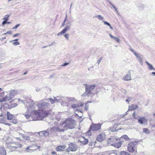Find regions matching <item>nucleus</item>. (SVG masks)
<instances>
[{"label": "nucleus", "mask_w": 155, "mask_h": 155, "mask_svg": "<svg viewBox=\"0 0 155 155\" xmlns=\"http://www.w3.org/2000/svg\"><path fill=\"white\" fill-rule=\"evenodd\" d=\"M33 102V101L31 99H29V101H24V104L27 108V111H26V114H24L26 119H28L30 117V115L27 113L31 112L35 107V104Z\"/></svg>", "instance_id": "nucleus-1"}, {"label": "nucleus", "mask_w": 155, "mask_h": 155, "mask_svg": "<svg viewBox=\"0 0 155 155\" xmlns=\"http://www.w3.org/2000/svg\"><path fill=\"white\" fill-rule=\"evenodd\" d=\"M41 111L38 112L35 111V115L37 117H32V120H30L36 121L37 120H42L44 118L47 117L49 114V112L46 111L40 110Z\"/></svg>", "instance_id": "nucleus-2"}, {"label": "nucleus", "mask_w": 155, "mask_h": 155, "mask_svg": "<svg viewBox=\"0 0 155 155\" xmlns=\"http://www.w3.org/2000/svg\"><path fill=\"white\" fill-rule=\"evenodd\" d=\"M61 125L64 131L68 129H73L75 127V121L72 119H68L63 122Z\"/></svg>", "instance_id": "nucleus-3"}, {"label": "nucleus", "mask_w": 155, "mask_h": 155, "mask_svg": "<svg viewBox=\"0 0 155 155\" xmlns=\"http://www.w3.org/2000/svg\"><path fill=\"white\" fill-rule=\"evenodd\" d=\"M95 87L96 85L95 84L88 85L86 84L85 85V92L82 94V96H85L88 94H93L94 93L92 92V91Z\"/></svg>", "instance_id": "nucleus-4"}, {"label": "nucleus", "mask_w": 155, "mask_h": 155, "mask_svg": "<svg viewBox=\"0 0 155 155\" xmlns=\"http://www.w3.org/2000/svg\"><path fill=\"white\" fill-rule=\"evenodd\" d=\"M138 143L137 141H134L129 143L127 145V150L130 153L135 152L136 146Z\"/></svg>", "instance_id": "nucleus-5"}, {"label": "nucleus", "mask_w": 155, "mask_h": 155, "mask_svg": "<svg viewBox=\"0 0 155 155\" xmlns=\"http://www.w3.org/2000/svg\"><path fill=\"white\" fill-rule=\"evenodd\" d=\"M78 146L76 144L71 143L69 144L68 147L66 149L65 151L66 152H69L70 151L75 152L78 149Z\"/></svg>", "instance_id": "nucleus-6"}, {"label": "nucleus", "mask_w": 155, "mask_h": 155, "mask_svg": "<svg viewBox=\"0 0 155 155\" xmlns=\"http://www.w3.org/2000/svg\"><path fill=\"white\" fill-rule=\"evenodd\" d=\"M49 103L46 102H43L38 103L37 104V106L38 107L39 110H43L47 108L49 105Z\"/></svg>", "instance_id": "nucleus-7"}, {"label": "nucleus", "mask_w": 155, "mask_h": 155, "mask_svg": "<svg viewBox=\"0 0 155 155\" xmlns=\"http://www.w3.org/2000/svg\"><path fill=\"white\" fill-rule=\"evenodd\" d=\"M51 134L53 135L54 136H56L58 132H64V130L63 128H61L58 127H54L50 129Z\"/></svg>", "instance_id": "nucleus-8"}, {"label": "nucleus", "mask_w": 155, "mask_h": 155, "mask_svg": "<svg viewBox=\"0 0 155 155\" xmlns=\"http://www.w3.org/2000/svg\"><path fill=\"white\" fill-rule=\"evenodd\" d=\"M72 22V21H70L69 20L67 21L66 27L61 31V33H62V34L65 33L68 31L70 29V27L71 26Z\"/></svg>", "instance_id": "nucleus-9"}, {"label": "nucleus", "mask_w": 155, "mask_h": 155, "mask_svg": "<svg viewBox=\"0 0 155 155\" xmlns=\"http://www.w3.org/2000/svg\"><path fill=\"white\" fill-rule=\"evenodd\" d=\"M102 124L100 123L97 124H93L90 126V128H91L93 131H98L101 129Z\"/></svg>", "instance_id": "nucleus-10"}, {"label": "nucleus", "mask_w": 155, "mask_h": 155, "mask_svg": "<svg viewBox=\"0 0 155 155\" xmlns=\"http://www.w3.org/2000/svg\"><path fill=\"white\" fill-rule=\"evenodd\" d=\"M120 140V139H118V138L116 137H111L109 138L107 141V143L108 144H110L112 143H116L118 141Z\"/></svg>", "instance_id": "nucleus-11"}, {"label": "nucleus", "mask_w": 155, "mask_h": 155, "mask_svg": "<svg viewBox=\"0 0 155 155\" xmlns=\"http://www.w3.org/2000/svg\"><path fill=\"white\" fill-rule=\"evenodd\" d=\"M138 121L140 124L146 125L147 123V120L144 117H139Z\"/></svg>", "instance_id": "nucleus-12"}, {"label": "nucleus", "mask_w": 155, "mask_h": 155, "mask_svg": "<svg viewBox=\"0 0 155 155\" xmlns=\"http://www.w3.org/2000/svg\"><path fill=\"white\" fill-rule=\"evenodd\" d=\"M105 135L104 133L101 134L98 136L96 139L97 141L99 142H101L104 140L105 138Z\"/></svg>", "instance_id": "nucleus-13"}, {"label": "nucleus", "mask_w": 155, "mask_h": 155, "mask_svg": "<svg viewBox=\"0 0 155 155\" xmlns=\"http://www.w3.org/2000/svg\"><path fill=\"white\" fill-rule=\"evenodd\" d=\"M66 148V146L65 145H59L57 147L56 149V150L58 151H64Z\"/></svg>", "instance_id": "nucleus-14"}, {"label": "nucleus", "mask_w": 155, "mask_h": 155, "mask_svg": "<svg viewBox=\"0 0 155 155\" xmlns=\"http://www.w3.org/2000/svg\"><path fill=\"white\" fill-rule=\"evenodd\" d=\"M17 93V91L14 90L11 91L9 93V99H11Z\"/></svg>", "instance_id": "nucleus-15"}, {"label": "nucleus", "mask_w": 155, "mask_h": 155, "mask_svg": "<svg viewBox=\"0 0 155 155\" xmlns=\"http://www.w3.org/2000/svg\"><path fill=\"white\" fill-rule=\"evenodd\" d=\"M137 58L138 61L140 63L141 65H143V63L142 61V59L143 58V56L142 55L137 54V56H135Z\"/></svg>", "instance_id": "nucleus-16"}, {"label": "nucleus", "mask_w": 155, "mask_h": 155, "mask_svg": "<svg viewBox=\"0 0 155 155\" xmlns=\"http://www.w3.org/2000/svg\"><path fill=\"white\" fill-rule=\"evenodd\" d=\"M122 144V141H120L117 142L116 143H112L111 144V145L112 146H113L116 147H117L118 148H120L121 146V145Z\"/></svg>", "instance_id": "nucleus-17"}, {"label": "nucleus", "mask_w": 155, "mask_h": 155, "mask_svg": "<svg viewBox=\"0 0 155 155\" xmlns=\"http://www.w3.org/2000/svg\"><path fill=\"white\" fill-rule=\"evenodd\" d=\"M131 70L129 71V72L125 76L124 78V80L125 81H129L131 80V74L130 71Z\"/></svg>", "instance_id": "nucleus-18"}, {"label": "nucleus", "mask_w": 155, "mask_h": 155, "mask_svg": "<svg viewBox=\"0 0 155 155\" xmlns=\"http://www.w3.org/2000/svg\"><path fill=\"white\" fill-rule=\"evenodd\" d=\"M83 104L82 103H78L77 104H72L71 107L73 108H75L83 106Z\"/></svg>", "instance_id": "nucleus-19"}, {"label": "nucleus", "mask_w": 155, "mask_h": 155, "mask_svg": "<svg viewBox=\"0 0 155 155\" xmlns=\"http://www.w3.org/2000/svg\"><path fill=\"white\" fill-rule=\"evenodd\" d=\"M6 152L3 147L2 146L0 147V154L2 155H5Z\"/></svg>", "instance_id": "nucleus-20"}, {"label": "nucleus", "mask_w": 155, "mask_h": 155, "mask_svg": "<svg viewBox=\"0 0 155 155\" xmlns=\"http://www.w3.org/2000/svg\"><path fill=\"white\" fill-rule=\"evenodd\" d=\"M146 63L148 67V68L149 70L150 71L153 70L155 71V69L153 68V66L152 65L149 63L147 61L146 62Z\"/></svg>", "instance_id": "nucleus-21"}, {"label": "nucleus", "mask_w": 155, "mask_h": 155, "mask_svg": "<svg viewBox=\"0 0 155 155\" xmlns=\"http://www.w3.org/2000/svg\"><path fill=\"white\" fill-rule=\"evenodd\" d=\"M119 124H115L114 125L113 127L110 128V130H111L112 132L118 130V129H116V128L117 126Z\"/></svg>", "instance_id": "nucleus-22"}, {"label": "nucleus", "mask_w": 155, "mask_h": 155, "mask_svg": "<svg viewBox=\"0 0 155 155\" xmlns=\"http://www.w3.org/2000/svg\"><path fill=\"white\" fill-rule=\"evenodd\" d=\"M7 118L8 120H11L13 118V115L10 114V113L7 111Z\"/></svg>", "instance_id": "nucleus-23"}, {"label": "nucleus", "mask_w": 155, "mask_h": 155, "mask_svg": "<svg viewBox=\"0 0 155 155\" xmlns=\"http://www.w3.org/2000/svg\"><path fill=\"white\" fill-rule=\"evenodd\" d=\"M138 107V106L136 105H132L131 106H129L128 110H134Z\"/></svg>", "instance_id": "nucleus-24"}, {"label": "nucleus", "mask_w": 155, "mask_h": 155, "mask_svg": "<svg viewBox=\"0 0 155 155\" xmlns=\"http://www.w3.org/2000/svg\"><path fill=\"white\" fill-rule=\"evenodd\" d=\"M83 138L84 139V140L81 141V143L82 144L84 145H86L87 144L88 142V140L87 139H86L84 137H83Z\"/></svg>", "instance_id": "nucleus-25"}, {"label": "nucleus", "mask_w": 155, "mask_h": 155, "mask_svg": "<svg viewBox=\"0 0 155 155\" xmlns=\"http://www.w3.org/2000/svg\"><path fill=\"white\" fill-rule=\"evenodd\" d=\"M109 35L111 38H113L114 40H116L117 42H120V39L119 38L116 37H114L110 34H109Z\"/></svg>", "instance_id": "nucleus-26"}, {"label": "nucleus", "mask_w": 155, "mask_h": 155, "mask_svg": "<svg viewBox=\"0 0 155 155\" xmlns=\"http://www.w3.org/2000/svg\"><path fill=\"white\" fill-rule=\"evenodd\" d=\"M92 131V129L90 128V127L88 131L85 133L86 135L88 136H91L92 134L91 132Z\"/></svg>", "instance_id": "nucleus-27"}, {"label": "nucleus", "mask_w": 155, "mask_h": 155, "mask_svg": "<svg viewBox=\"0 0 155 155\" xmlns=\"http://www.w3.org/2000/svg\"><path fill=\"white\" fill-rule=\"evenodd\" d=\"M44 136L46 137L48 136L50 134L49 132H50V130L47 129L46 131H44Z\"/></svg>", "instance_id": "nucleus-28"}, {"label": "nucleus", "mask_w": 155, "mask_h": 155, "mask_svg": "<svg viewBox=\"0 0 155 155\" xmlns=\"http://www.w3.org/2000/svg\"><path fill=\"white\" fill-rule=\"evenodd\" d=\"M66 98L68 100L69 102H70V101H77L76 99H75L73 97H66Z\"/></svg>", "instance_id": "nucleus-29"}, {"label": "nucleus", "mask_w": 155, "mask_h": 155, "mask_svg": "<svg viewBox=\"0 0 155 155\" xmlns=\"http://www.w3.org/2000/svg\"><path fill=\"white\" fill-rule=\"evenodd\" d=\"M143 132L147 134H150V132L149 129L147 128H144L143 129Z\"/></svg>", "instance_id": "nucleus-30"}, {"label": "nucleus", "mask_w": 155, "mask_h": 155, "mask_svg": "<svg viewBox=\"0 0 155 155\" xmlns=\"http://www.w3.org/2000/svg\"><path fill=\"white\" fill-rule=\"evenodd\" d=\"M121 155H131L129 153H128L124 151L121 152H120Z\"/></svg>", "instance_id": "nucleus-31"}, {"label": "nucleus", "mask_w": 155, "mask_h": 155, "mask_svg": "<svg viewBox=\"0 0 155 155\" xmlns=\"http://www.w3.org/2000/svg\"><path fill=\"white\" fill-rule=\"evenodd\" d=\"M122 138L126 140H129V138L128 136L126 135H124L122 136Z\"/></svg>", "instance_id": "nucleus-32"}, {"label": "nucleus", "mask_w": 155, "mask_h": 155, "mask_svg": "<svg viewBox=\"0 0 155 155\" xmlns=\"http://www.w3.org/2000/svg\"><path fill=\"white\" fill-rule=\"evenodd\" d=\"M95 17L97 18L99 20H102L104 18L103 17L100 15H97L95 16Z\"/></svg>", "instance_id": "nucleus-33"}, {"label": "nucleus", "mask_w": 155, "mask_h": 155, "mask_svg": "<svg viewBox=\"0 0 155 155\" xmlns=\"http://www.w3.org/2000/svg\"><path fill=\"white\" fill-rule=\"evenodd\" d=\"M16 143L17 146H15L14 147L17 148L18 147H22V145L16 142Z\"/></svg>", "instance_id": "nucleus-34"}, {"label": "nucleus", "mask_w": 155, "mask_h": 155, "mask_svg": "<svg viewBox=\"0 0 155 155\" xmlns=\"http://www.w3.org/2000/svg\"><path fill=\"white\" fill-rule=\"evenodd\" d=\"M9 17V15H6L3 18V19L6 21H8V18Z\"/></svg>", "instance_id": "nucleus-35"}, {"label": "nucleus", "mask_w": 155, "mask_h": 155, "mask_svg": "<svg viewBox=\"0 0 155 155\" xmlns=\"http://www.w3.org/2000/svg\"><path fill=\"white\" fill-rule=\"evenodd\" d=\"M20 44L19 42L18 41H15L12 43V45L15 46H17Z\"/></svg>", "instance_id": "nucleus-36"}, {"label": "nucleus", "mask_w": 155, "mask_h": 155, "mask_svg": "<svg viewBox=\"0 0 155 155\" xmlns=\"http://www.w3.org/2000/svg\"><path fill=\"white\" fill-rule=\"evenodd\" d=\"M23 138L28 141H29L30 140V137L25 135V137Z\"/></svg>", "instance_id": "nucleus-37"}, {"label": "nucleus", "mask_w": 155, "mask_h": 155, "mask_svg": "<svg viewBox=\"0 0 155 155\" xmlns=\"http://www.w3.org/2000/svg\"><path fill=\"white\" fill-rule=\"evenodd\" d=\"M103 22H104V25H106L107 26H109L110 25V24L107 21H103Z\"/></svg>", "instance_id": "nucleus-38"}, {"label": "nucleus", "mask_w": 155, "mask_h": 155, "mask_svg": "<svg viewBox=\"0 0 155 155\" xmlns=\"http://www.w3.org/2000/svg\"><path fill=\"white\" fill-rule=\"evenodd\" d=\"M17 120L15 119H13L11 121V122L14 124H16L17 123Z\"/></svg>", "instance_id": "nucleus-39"}, {"label": "nucleus", "mask_w": 155, "mask_h": 155, "mask_svg": "<svg viewBox=\"0 0 155 155\" xmlns=\"http://www.w3.org/2000/svg\"><path fill=\"white\" fill-rule=\"evenodd\" d=\"M130 49L134 54L135 56H137V54H138L133 49L130 48Z\"/></svg>", "instance_id": "nucleus-40"}, {"label": "nucleus", "mask_w": 155, "mask_h": 155, "mask_svg": "<svg viewBox=\"0 0 155 155\" xmlns=\"http://www.w3.org/2000/svg\"><path fill=\"white\" fill-rule=\"evenodd\" d=\"M69 35L68 34H66L64 35V36L65 38L67 40H68L69 39Z\"/></svg>", "instance_id": "nucleus-41"}, {"label": "nucleus", "mask_w": 155, "mask_h": 155, "mask_svg": "<svg viewBox=\"0 0 155 155\" xmlns=\"http://www.w3.org/2000/svg\"><path fill=\"white\" fill-rule=\"evenodd\" d=\"M44 132H45L44 131H41L39 133V134L41 136H44V134H45Z\"/></svg>", "instance_id": "nucleus-42"}, {"label": "nucleus", "mask_w": 155, "mask_h": 155, "mask_svg": "<svg viewBox=\"0 0 155 155\" xmlns=\"http://www.w3.org/2000/svg\"><path fill=\"white\" fill-rule=\"evenodd\" d=\"M7 101V100L4 97L2 98V99H0V102H5Z\"/></svg>", "instance_id": "nucleus-43"}, {"label": "nucleus", "mask_w": 155, "mask_h": 155, "mask_svg": "<svg viewBox=\"0 0 155 155\" xmlns=\"http://www.w3.org/2000/svg\"><path fill=\"white\" fill-rule=\"evenodd\" d=\"M102 59L103 58L101 57L98 60H97V63H98V64H99Z\"/></svg>", "instance_id": "nucleus-44"}, {"label": "nucleus", "mask_w": 155, "mask_h": 155, "mask_svg": "<svg viewBox=\"0 0 155 155\" xmlns=\"http://www.w3.org/2000/svg\"><path fill=\"white\" fill-rule=\"evenodd\" d=\"M20 25V24H18L16 25L14 27H13L12 29H16Z\"/></svg>", "instance_id": "nucleus-45"}, {"label": "nucleus", "mask_w": 155, "mask_h": 155, "mask_svg": "<svg viewBox=\"0 0 155 155\" xmlns=\"http://www.w3.org/2000/svg\"><path fill=\"white\" fill-rule=\"evenodd\" d=\"M108 2L109 3V4L112 6L114 8L115 7L114 5L112 4V3L110 1H108Z\"/></svg>", "instance_id": "nucleus-46"}, {"label": "nucleus", "mask_w": 155, "mask_h": 155, "mask_svg": "<svg viewBox=\"0 0 155 155\" xmlns=\"http://www.w3.org/2000/svg\"><path fill=\"white\" fill-rule=\"evenodd\" d=\"M66 18H65L64 20V21L62 23L61 25V26H64L65 25V23L66 22Z\"/></svg>", "instance_id": "nucleus-47"}, {"label": "nucleus", "mask_w": 155, "mask_h": 155, "mask_svg": "<svg viewBox=\"0 0 155 155\" xmlns=\"http://www.w3.org/2000/svg\"><path fill=\"white\" fill-rule=\"evenodd\" d=\"M49 99L50 101L51 104L54 103V100L51 98H49Z\"/></svg>", "instance_id": "nucleus-48"}, {"label": "nucleus", "mask_w": 155, "mask_h": 155, "mask_svg": "<svg viewBox=\"0 0 155 155\" xmlns=\"http://www.w3.org/2000/svg\"><path fill=\"white\" fill-rule=\"evenodd\" d=\"M6 21L4 20V21L2 22V24L3 25H4L5 24H7V21Z\"/></svg>", "instance_id": "nucleus-49"}, {"label": "nucleus", "mask_w": 155, "mask_h": 155, "mask_svg": "<svg viewBox=\"0 0 155 155\" xmlns=\"http://www.w3.org/2000/svg\"><path fill=\"white\" fill-rule=\"evenodd\" d=\"M30 150L29 149V147H26V150H25V151L27 152H29Z\"/></svg>", "instance_id": "nucleus-50"}, {"label": "nucleus", "mask_w": 155, "mask_h": 155, "mask_svg": "<svg viewBox=\"0 0 155 155\" xmlns=\"http://www.w3.org/2000/svg\"><path fill=\"white\" fill-rule=\"evenodd\" d=\"M18 40V39H15V40H13L10 41H9V42H10L11 43V42H12L17 41Z\"/></svg>", "instance_id": "nucleus-51"}, {"label": "nucleus", "mask_w": 155, "mask_h": 155, "mask_svg": "<svg viewBox=\"0 0 155 155\" xmlns=\"http://www.w3.org/2000/svg\"><path fill=\"white\" fill-rule=\"evenodd\" d=\"M7 100H10L11 99H9V96L8 97L7 95H6L5 97H4Z\"/></svg>", "instance_id": "nucleus-52"}, {"label": "nucleus", "mask_w": 155, "mask_h": 155, "mask_svg": "<svg viewBox=\"0 0 155 155\" xmlns=\"http://www.w3.org/2000/svg\"><path fill=\"white\" fill-rule=\"evenodd\" d=\"M20 35L19 33H17L14 35L13 36V37L14 38L18 36V35Z\"/></svg>", "instance_id": "nucleus-53"}, {"label": "nucleus", "mask_w": 155, "mask_h": 155, "mask_svg": "<svg viewBox=\"0 0 155 155\" xmlns=\"http://www.w3.org/2000/svg\"><path fill=\"white\" fill-rule=\"evenodd\" d=\"M19 135L20 137H22L23 138H24L25 137V135L22 134H20Z\"/></svg>", "instance_id": "nucleus-54"}, {"label": "nucleus", "mask_w": 155, "mask_h": 155, "mask_svg": "<svg viewBox=\"0 0 155 155\" xmlns=\"http://www.w3.org/2000/svg\"><path fill=\"white\" fill-rule=\"evenodd\" d=\"M68 63L65 62V63H64V64H62V66H64L68 65Z\"/></svg>", "instance_id": "nucleus-55"}, {"label": "nucleus", "mask_w": 155, "mask_h": 155, "mask_svg": "<svg viewBox=\"0 0 155 155\" xmlns=\"http://www.w3.org/2000/svg\"><path fill=\"white\" fill-rule=\"evenodd\" d=\"M55 43H56L55 42H54V41L50 45H48V46H51V45H54Z\"/></svg>", "instance_id": "nucleus-56"}, {"label": "nucleus", "mask_w": 155, "mask_h": 155, "mask_svg": "<svg viewBox=\"0 0 155 155\" xmlns=\"http://www.w3.org/2000/svg\"><path fill=\"white\" fill-rule=\"evenodd\" d=\"M3 124H5L6 125H8V126H10L11 124L10 123H3Z\"/></svg>", "instance_id": "nucleus-57"}, {"label": "nucleus", "mask_w": 155, "mask_h": 155, "mask_svg": "<svg viewBox=\"0 0 155 155\" xmlns=\"http://www.w3.org/2000/svg\"><path fill=\"white\" fill-rule=\"evenodd\" d=\"M108 155H117V154H115L113 153H110L108 154Z\"/></svg>", "instance_id": "nucleus-58"}, {"label": "nucleus", "mask_w": 155, "mask_h": 155, "mask_svg": "<svg viewBox=\"0 0 155 155\" xmlns=\"http://www.w3.org/2000/svg\"><path fill=\"white\" fill-rule=\"evenodd\" d=\"M114 8L116 12H117V13H118V10L116 7H115Z\"/></svg>", "instance_id": "nucleus-59"}, {"label": "nucleus", "mask_w": 155, "mask_h": 155, "mask_svg": "<svg viewBox=\"0 0 155 155\" xmlns=\"http://www.w3.org/2000/svg\"><path fill=\"white\" fill-rule=\"evenodd\" d=\"M135 112H134L133 114H132V115H133V117H134V118H135V119H137V118H136V117H135Z\"/></svg>", "instance_id": "nucleus-60"}, {"label": "nucleus", "mask_w": 155, "mask_h": 155, "mask_svg": "<svg viewBox=\"0 0 155 155\" xmlns=\"http://www.w3.org/2000/svg\"><path fill=\"white\" fill-rule=\"evenodd\" d=\"M54 102L56 101L57 102H58V99H57L56 97H54Z\"/></svg>", "instance_id": "nucleus-61"}, {"label": "nucleus", "mask_w": 155, "mask_h": 155, "mask_svg": "<svg viewBox=\"0 0 155 155\" xmlns=\"http://www.w3.org/2000/svg\"><path fill=\"white\" fill-rule=\"evenodd\" d=\"M51 154H56V152L54 151H52L51 152Z\"/></svg>", "instance_id": "nucleus-62"}, {"label": "nucleus", "mask_w": 155, "mask_h": 155, "mask_svg": "<svg viewBox=\"0 0 155 155\" xmlns=\"http://www.w3.org/2000/svg\"><path fill=\"white\" fill-rule=\"evenodd\" d=\"M88 109V106H86L85 107V109L86 110H87Z\"/></svg>", "instance_id": "nucleus-63"}, {"label": "nucleus", "mask_w": 155, "mask_h": 155, "mask_svg": "<svg viewBox=\"0 0 155 155\" xmlns=\"http://www.w3.org/2000/svg\"><path fill=\"white\" fill-rule=\"evenodd\" d=\"M12 33V32L10 31H8L7 32H6V33L8 34H11Z\"/></svg>", "instance_id": "nucleus-64"}]
</instances>
